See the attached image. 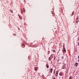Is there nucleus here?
<instances>
[{
    "label": "nucleus",
    "mask_w": 79,
    "mask_h": 79,
    "mask_svg": "<svg viewBox=\"0 0 79 79\" xmlns=\"http://www.w3.org/2000/svg\"><path fill=\"white\" fill-rule=\"evenodd\" d=\"M65 45L64 44L63 45V48L62 50L63 52L64 53H66V49H65Z\"/></svg>",
    "instance_id": "1"
},
{
    "label": "nucleus",
    "mask_w": 79,
    "mask_h": 79,
    "mask_svg": "<svg viewBox=\"0 0 79 79\" xmlns=\"http://www.w3.org/2000/svg\"><path fill=\"white\" fill-rule=\"evenodd\" d=\"M46 68H47V69H48L49 68V65H48V64H46Z\"/></svg>",
    "instance_id": "2"
},
{
    "label": "nucleus",
    "mask_w": 79,
    "mask_h": 79,
    "mask_svg": "<svg viewBox=\"0 0 79 79\" xmlns=\"http://www.w3.org/2000/svg\"><path fill=\"white\" fill-rule=\"evenodd\" d=\"M53 71V69L52 68L51 69L49 72L51 73H52V72Z\"/></svg>",
    "instance_id": "3"
},
{
    "label": "nucleus",
    "mask_w": 79,
    "mask_h": 79,
    "mask_svg": "<svg viewBox=\"0 0 79 79\" xmlns=\"http://www.w3.org/2000/svg\"><path fill=\"white\" fill-rule=\"evenodd\" d=\"M78 65V63H76L74 65L75 66H77Z\"/></svg>",
    "instance_id": "4"
},
{
    "label": "nucleus",
    "mask_w": 79,
    "mask_h": 79,
    "mask_svg": "<svg viewBox=\"0 0 79 79\" xmlns=\"http://www.w3.org/2000/svg\"><path fill=\"white\" fill-rule=\"evenodd\" d=\"M28 59L29 60H31V56H29L28 57Z\"/></svg>",
    "instance_id": "5"
},
{
    "label": "nucleus",
    "mask_w": 79,
    "mask_h": 79,
    "mask_svg": "<svg viewBox=\"0 0 79 79\" xmlns=\"http://www.w3.org/2000/svg\"><path fill=\"white\" fill-rule=\"evenodd\" d=\"M22 46L23 47V48H24L25 47V45L24 44H22Z\"/></svg>",
    "instance_id": "6"
},
{
    "label": "nucleus",
    "mask_w": 79,
    "mask_h": 79,
    "mask_svg": "<svg viewBox=\"0 0 79 79\" xmlns=\"http://www.w3.org/2000/svg\"><path fill=\"white\" fill-rule=\"evenodd\" d=\"M60 57L61 58V59H63L64 57H63V54H62V56H60Z\"/></svg>",
    "instance_id": "7"
},
{
    "label": "nucleus",
    "mask_w": 79,
    "mask_h": 79,
    "mask_svg": "<svg viewBox=\"0 0 79 79\" xmlns=\"http://www.w3.org/2000/svg\"><path fill=\"white\" fill-rule=\"evenodd\" d=\"M62 75H63V73H62V72H60V75L62 76Z\"/></svg>",
    "instance_id": "8"
},
{
    "label": "nucleus",
    "mask_w": 79,
    "mask_h": 79,
    "mask_svg": "<svg viewBox=\"0 0 79 79\" xmlns=\"http://www.w3.org/2000/svg\"><path fill=\"white\" fill-rule=\"evenodd\" d=\"M73 79V77H72V76H71L69 78V79Z\"/></svg>",
    "instance_id": "9"
},
{
    "label": "nucleus",
    "mask_w": 79,
    "mask_h": 79,
    "mask_svg": "<svg viewBox=\"0 0 79 79\" xmlns=\"http://www.w3.org/2000/svg\"><path fill=\"white\" fill-rule=\"evenodd\" d=\"M10 11L11 12V13H13V11H12V10H10Z\"/></svg>",
    "instance_id": "10"
},
{
    "label": "nucleus",
    "mask_w": 79,
    "mask_h": 79,
    "mask_svg": "<svg viewBox=\"0 0 79 79\" xmlns=\"http://www.w3.org/2000/svg\"><path fill=\"white\" fill-rule=\"evenodd\" d=\"M63 69H66V67L65 66H63Z\"/></svg>",
    "instance_id": "11"
},
{
    "label": "nucleus",
    "mask_w": 79,
    "mask_h": 79,
    "mask_svg": "<svg viewBox=\"0 0 79 79\" xmlns=\"http://www.w3.org/2000/svg\"><path fill=\"white\" fill-rule=\"evenodd\" d=\"M74 11H73V12L72 13V15H74Z\"/></svg>",
    "instance_id": "12"
},
{
    "label": "nucleus",
    "mask_w": 79,
    "mask_h": 79,
    "mask_svg": "<svg viewBox=\"0 0 79 79\" xmlns=\"http://www.w3.org/2000/svg\"><path fill=\"white\" fill-rule=\"evenodd\" d=\"M49 60L50 61V60H52V59L51 58L49 57Z\"/></svg>",
    "instance_id": "13"
},
{
    "label": "nucleus",
    "mask_w": 79,
    "mask_h": 79,
    "mask_svg": "<svg viewBox=\"0 0 79 79\" xmlns=\"http://www.w3.org/2000/svg\"><path fill=\"white\" fill-rule=\"evenodd\" d=\"M37 69L35 68V71H37Z\"/></svg>",
    "instance_id": "14"
},
{
    "label": "nucleus",
    "mask_w": 79,
    "mask_h": 79,
    "mask_svg": "<svg viewBox=\"0 0 79 79\" xmlns=\"http://www.w3.org/2000/svg\"><path fill=\"white\" fill-rule=\"evenodd\" d=\"M19 18H20V19H22V17H21V16H20V17H19Z\"/></svg>",
    "instance_id": "15"
},
{
    "label": "nucleus",
    "mask_w": 79,
    "mask_h": 79,
    "mask_svg": "<svg viewBox=\"0 0 79 79\" xmlns=\"http://www.w3.org/2000/svg\"><path fill=\"white\" fill-rule=\"evenodd\" d=\"M58 72L57 71L56 72V74H58Z\"/></svg>",
    "instance_id": "16"
},
{
    "label": "nucleus",
    "mask_w": 79,
    "mask_h": 79,
    "mask_svg": "<svg viewBox=\"0 0 79 79\" xmlns=\"http://www.w3.org/2000/svg\"><path fill=\"white\" fill-rule=\"evenodd\" d=\"M56 76H58V74H56Z\"/></svg>",
    "instance_id": "17"
},
{
    "label": "nucleus",
    "mask_w": 79,
    "mask_h": 79,
    "mask_svg": "<svg viewBox=\"0 0 79 79\" xmlns=\"http://www.w3.org/2000/svg\"><path fill=\"white\" fill-rule=\"evenodd\" d=\"M55 50H53V52H55Z\"/></svg>",
    "instance_id": "18"
},
{
    "label": "nucleus",
    "mask_w": 79,
    "mask_h": 79,
    "mask_svg": "<svg viewBox=\"0 0 79 79\" xmlns=\"http://www.w3.org/2000/svg\"><path fill=\"white\" fill-rule=\"evenodd\" d=\"M18 15L19 17H20L21 16H20V15H19V14H18Z\"/></svg>",
    "instance_id": "19"
},
{
    "label": "nucleus",
    "mask_w": 79,
    "mask_h": 79,
    "mask_svg": "<svg viewBox=\"0 0 79 79\" xmlns=\"http://www.w3.org/2000/svg\"><path fill=\"white\" fill-rule=\"evenodd\" d=\"M54 74H55V69L54 70Z\"/></svg>",
    "instance_id": "20"
},
{
    "label": "nucleus",
    "mask_w": 79,
    "mask_h": 79,
    "mask_svg": "<svg viewBox=\"0 0 79 79\" xmlns=\"http://www.w3.org/2000/svg\"><path fill=\"white\" fill-rule=\"evenodd\" d=\"M23 11H24V8H23Z\"/></svg>",
    "instance_id": "21"
},
{
    "label": "nucleus",
    "mask_w": 79,
    "mask_h": 79,
    "mask_svg": "<svg viewBox=\"0 0 79 79\" xmlns=\"http://www.w3.org/2000/svg\"><path fill=\"white\" fill-rule=\"evenodd\" d=\"M58 63H59V60H58Z\"/></svg>",
    "instance_id": "22"
},
{
    "label": "nucleus",
    "mask_w": 79,
    "mask_h": 79,
    "mask_svg": "<svg viewBox=\"0 0 79 79\" xmlns=\"http://www.w3.org/2000/svg\"><path fill=\"white\" fill-rule=\"evenodd\" d=\"M23 12V11H22L21 12V13H22Z\"/></svg>",
    "instance_id": "23"
},
{
    "label": "nucleus",
    "mask_w": 79,
    "mask_h": 79,
    "mask_svg": "<svg viewBox=\"0 0 79 79\" xmlns=\"http://www.w3.org/2000/svg\"><path fill=\"white\" fill-rule=\"evenodd\" d=\"M78 58L79 59V56H78Z\"/></svg>",
    "instance_id": "24"
},
{
    "label": "nucleus",
    "mask_w": 79,
    "mask_h": 79,
    "mask_svg": "<svg viewBox=\"0 0 79 79\" xmlns=\"http://www.w3.org/2000/svg\"><path fill=\"white\" fill-rule=\"evenodd\" d=\"M78 61H79V59H78Z\"/></svg>",
    "instance_id": "25"
},
{
    "label": "nucleus",
    "mask_w": 79,
    "mask_h": 79,
    "mask_svg": "<svg viewBox=\"0 0 79 79\" xmlns=\"http://www.w3.org/2000/svg\"><path fill=\"white\" fill-rule=\"evenodd\" d=\"M53 79H55V78H54Z\"/></svg>",
    "instance_id": "26"
},
{
    "label": "nucleus",
    "mask_w": 79,
    "mask_h": 79,
    "mask_svg": "<svg viewBox=\"0 0 79 79\" xmlns=\"http://www.w3.org/2000/svg\"><path fill=\"white\" fill-rule=\"evenodd\" d=\"M77 21L78 22H79V21Z\"/></svg>",
    "instance_id": "27"
}]
</instances>
